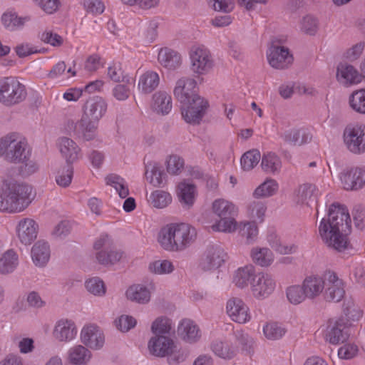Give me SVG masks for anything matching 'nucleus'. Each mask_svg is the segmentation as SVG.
<instances>
[{"label":"nucleus","mask_w":365,"mask_h":365,"mask_svg":"<svg viewBox=\"0 0 365 365\" xmlns=\"http://www.w3.org/2000/svg\"><path fill=\"white\" fill-rule=\"evenodd\" d=\"M261 158L260 153L257 150H252L243 154L240 163L244 170H250L256 166Z\"/></svg>","instance_id":"49530a36"},{"label":"nucleus","mask_w":365,"mask_h":365,"mask_svg":"<svg viewBox=\"0 0 365 365\" xmlns=\"http://www.w3.org/2000/svg\"><path fill=\"white\" fill-rule=\"evenodd\" d=\"M325 290L324 297L327 302H338L344 297L345 291L341 280L336 276V273L328 271L324 275Z\"/></svg>","instance_id":"f8f14e48"},{"label":"nucleus","mask_w":365,"mask_h":365,"mask_svg":"<svg viewBox=\"0 0 365 365\" xmlns=\"http://www.w3.org/2000/svg\"><path fill=\"white\" fill-rule=\"evenodd\" d=\"M212 351L218 356L222 359H232L237 353V349L233 345L222 341H214L212 344Z\"/></svg>","instance_id":"79ce46f5"},{"label":"nucleus","mask_w":365,"mask_h":365,"mask_svg":"<svg viewBox=\"0 0 365 365\" xmlns=\"http://www.w3.org/2000/svg\"><path fill=\"white\" fill-rule=\"evenodd\" d=\"M240 234L246 237V243L250 244L255 241L258 234V229L255 222H247L237 225Z\"/></svg>","instance_id":"3c124183"},{"label":"nucleus","mask_w":365,"mask_h":365,"mask_svg":"<svg viewBox=\"0 0 365 365\" xmlns=\"http://www.w3.org/2000/svg\"><path fill=\"white\" fill-rule=\"evenodd\" d=\"M252 260L262 267H266L273 260L272 252L268 248H253L251 252Z\"/></svg>","instance_id":"a19ab883"},{"label":"nucleus","mask_w":365,"mask_h":365,"mask_svg":"<svg viewBox=\"0 0 365 365\" xmlns=\"http://www.w3.org/2000/svg\"><path fill=\"white\" fill-rule=\"evenodd\" d=\"M351 218L348 210L339 203H333L329 208L328 218H323L319 226V232L323 242L329 247L342 252L349 247L347 239L351 232Z\"/></svg>","instance_id":"f257e3e1"},{"label":"nucleus","mask_w":365,"mask_h":365,"mask_svg":"<svg viewBox=\"0 0 365 365\" xmlns=\"http://www.w3.org/2000/svg\"><path fill=\"white\" fill-rule=\"evenodd\" d=\"M189 100L187 103L181 105L182 116L188 123L199 124L209 107L208 101L198 94Z\"/></svg>","instance_id":"6e6552de"},{"label":"nucleus","mask_w":365,"mask_h":365,"mask_svg":"<svg viewBox=\"0 0 365 365\" xmlns=\"http://www.w3.org/2000/svg\"><path fill=\"white\" fill-rule=\"evenodd\" d=\"M264 336L271 340H277L282 338L286 330L277 323H268L263 328Z\"/></svg>","instance_id":"6e6d98bb"},{"label":"nucleus","mask_w":365,"mask_h":365,"mask_svg":"<svg viewBox=\"0 0 365 365\" xmlns=\"http://www.w3.org/2000/svg\"><path fill=\"white\" fill-rule=\"evenodd\" d=\"M145 177L148 180L150 179V183L155 187H162L164 185L163 171L157 163L153 165L150 163L146 165Z\"/></svg>","instance_id":"37998d69"},{"label":"nucleus","mask_w":365,"mask_h":365,"mask_svg":"<svg viewBox=\"0 0 365 365\" xmlns=\"http://www.w3.org/2000/svg\"><path fill=\"white\" fill-rule=\"evenodd\" d=\"M30 20V17H19L16 13L6 12L1 16L3 25L9 31H15L21 29L26 22Z\"/></svg>","instance_id":"58836bf2"},{"label":"nucleus","mask_w":365,"mask_h":365,"mask_svg":"<svg viewBox=\"0 0 365 365\" xmlns=\"http://www.w3.org/2000/svg\"><path fill=\"white\" fill-rule=\"evenodd\" d=\"M81 342L92 349H100L105 341L104 335L100 328L91 324L85 326L81 333Z\"/></svg>","instance_id":"6ab92c4d"},{"label":"nucleus","mask_w":365,"mask_h":365,"mask_svg":"<svg viewBox=\"0 0 365 365\" xmlns=\"http://www.w3.org/2000/svg\"><path fill=\"white\" fill-rule=\"evenodd\" d=\"M298 90L299 93H307L312 94V92L309 91V89L307 88L305 86H302V88L299 86L295 85H282L279 88V94L284 98H289L292 96V95Z\"/></svg>","instance_id":"69168bd1"},{"label":"nucleus","mask_w":365,"mask_h":365,"mask_svg":"<svg viewBox=\"0 0 365 365\" xmlns=\"http://www.w3.org/2000/svg\"><path fill=\"white\" fill-rule=\"evenodd\" d=\"M91 352L82 345H76L68 350V361L73 364H87L91 358Z\"/></svg>","instance_id":"72a5a7b5"},{"label":"nucleus","mask_w":365,"mask_h":365,"mask_svg":"<svg viewBox=\"0 0 365 365\" xmlns=\"http://www.w3.org/2000/svg\"><path fill=\"white\" fill-rule=\"evenodd\" d=\"M253 295L257 299H263L270 295L275 289V282L268 274L258 273L251 281Z\"/></svg>","instance_id":"2eb2a0df"},{"label":"nucleus","mask_w":365,"mask_h":365,"mask_svg":"<svg viewBox=\"0 0 365 365\" xmlns=\"http://www.w3.org/2000/svg\"><path fill=\"white\" fill-rule=\"evenodd\" d=\"M191 69L197 74L207 73L213 66L210 52L206 48L197 47L190 53Z\"/></svg>","instance_id":"9d476101"},{"label":"nucleus","mask_w":365,"mask_h":365,"mask_svg":"<svg viewBox=\"0 0 365 365\" xmlns=\"http://www.w3.org/2000/svg\"><path fill=\"white\" fill-rule=\"evenodd\" d=\"M151 329L155 335L169 334L171 329V321L167 317H158L153 322Z\"/></svg>","instance_id":"13d9d810"},{"label":"nucleus","mask_w":365,"mask_h":365,"mask_svg":"<svg viewBox=\"0 0 365 365\" xmlns=\"http://www.w3.org/2000/svg\"><path fill=\"white\" fill-rule=\"evenodd\" d=\"M160 83L159 75L153 71H148L143 73L138 81V89L145 94L155 91Z\"/></svg>","instance_id":"7c9ffc66"},{"label":"nucleus","mask_w":365,"mask_h":365,"mask_svg":"<svg viewBox=\"0 0 365 365\" xmlns=\"http://www.w3.org/2000/svg\"><path fill=\"white\" fill-rule=\"evenodd\" d=\"M286 293L289 302L293 304H299L307 298L302 285L291 286L287 289Z\"/></svg>","instance_id":"603ef678"},{"label":"nucleus","mask_w":365,"mask_h":365,"mask_svg":"<svg viewBox=\"0 0 365 365\" xmlns=\"http://www.w3.org/2000/svg\"><path fill=\"white\" fill-rule=\"evenodd\" d=\"M174 346L173 340L164 335H155L148 342L150 353L158 357H164L168 355Z\"/></svg>","instance_id":"412c9836"},{"label":"nucleus","mask_w":365,"mask_h":365,"mask_svg":"<svg viewBox=\"0 0 365 365\" xmlns=\"http://www.w3.org/2000/svg\"><path fill=\"white\" fill-rule=\"evenodd\" d=\"M149 269L151 272L157 274H170L174 270L173 263L167 259L156 260L149 264Z\"/></svg>","instance_id":"4d7b16f0"},{"label":"nucleus","mask_w":365,"mask_h":365,"mask_svg":"<svg viewBox=\"0 0 365 365\" xmlns=\"http://www.w3.org/2000/svg\"><path fill=\"white\" fill-rule=\"evenodd\" d=\"M87 290L97 296H103L106 294V287L103 281L99 277H93L86 282Z\"/></svg>","instance_id":"052dcab7"},{"label":"nucleus","mask_w":365,"mask_h":365,"mask_svg":"<svg viewBox=\"0 0 365 365\" xmlns=\"http://www.w3.org/2000/svg\"><path fill=\"white\" fill-rule=\"evenodd\" d=\"M60 152L66 159V163L72 164L81 155V149L72 139L62 137L58 139Z\"/></svg>","instance_id":"5701e85b"},{"label":"nucleus","mask_w":365,"mask_h":365,"mask_svg":"<svg viewBox=\"0 0 365 365\" xmlns=\"http://www.w3.org/2000/svg\"><path fill=\"white\" fill-rule=\"evenodd\" d=\"M261 167L267 173H279L282 168V161L277 155L269 152L263 155Z\"/></svg>","instance_id":"c9c22d12"},{"label":"nucleus","mask_w":365,"mask_h":365,"mask_svg":"<svg viewBox=\"0 0 365 365\" xmlns=\"http://www.w3.org/2000/svg\"><path fill=\"white\" fill-rule=\"evenodd\" d=\"M300 29L304 34L314 36L318 29V21L315 17L307 15L301 21Z\"/></svg>","instance_id":"680f3d73"},{"label":"nucleus","mask_w":365,"mask_h":365,"mask_svg":"<svg viewBox=\"0 0 365 365\" xmlns=\"http://www.w3.org/2000/svg\"><path fill=\"white\" fill-rule=\"evenodd\" d=\"M106 180L107 184L113 187L121 198H125L129 195L128 187L123 178L117 175H110Z\"/></svg>","instance_id":"c03bdc74"},{"label":"nucleus","mask_w":365,"mask_h":365,"mask_svg":"<svg viewBox=\"0 0 365 365\" xmlns=\"http://www.w3.org/2000/svg\"><path fill=\"white\" fill-rule=\"evenodd\" d=\"M73 168L72 164L66 163V165L60 169L56 176V183L63 187H68L72 180Z\"/></svg>","instance_id":"09e8293b"},{"label":"nucleus","mask_w":365,"mask_h":365,"mask_svg":"<svg viewBox=\"0 0 365 365\" xmlns=\"http://www.w3.org/2000/svg\"><path fill=\"white\" fill-rule=\"evenodd\" d=\"M126 297L131 301L145 304L150 301V292L146 287L141 284H135L128 289Z\"/></svg>","instance_id":"f704fd0d"},{"label":"nucleus","mask_w":365,"mask_h":365,"mask_svg":"<svg viewBox=\"0 0 365 365\" xmlns=\"http://www.w3.org/2000/svg\"><path fill=\"white\" fill-rule=\"evenodd\" d=\"M197 85L195 80L193 78L182 77L178 80L176 86L174 88L173 93L175 98L180 103V104L187 103L189 99L197 93L194 91Z\"/></svg>","instance_id":"aec40b11"},{"label":"nucleus","mask_w":365,"mask_h":365,"mask_svg":"<svg viewBox=\"0 0 365 365\" xmlns=\"http://www.w3.org/2000/svg\"><path fill=\"white\" fill-rule=\"evenodd\" d=\"M38 225L33 219L21 220L16 227V235L22 245H30L37 237Z\"/></svg>","instance_id":"f3484780"},{"label":"nucleus","mask_w":365,"mask_h":365,"mask_svg":"<svg viewBox=\"0 0 365 365\" xmlns=\"http://www.w3.org/2000/svg\"><path fill=\"white\" fill-rule=\"evenodd\" d=\"M277 188L278 185L274 180H267L255 189L253 195L257 198L269 197L276 192Z\"/></svg>","instance_id":"a18cd8bd"},{"label":"nucleus","mask_w":365,"mask_h":365,"mask_svg":"<svg viewBox=\"0 0 365 365\" xmlns=\"http://www.w3.org/2000/svg\"><path fill=\"white\" fill-rule=\"evenodd\" d=\"M349 324L345 322L343 317L334 322L329 321L326 334V339L332 344L345 342L349 338V333L346 330Z\"/></svg>","instance_id":"a211bd4d"},{"label":"nucleus","mask_w":365,"mask_h":365,"mask_svg":"<svg viewBox=\"0 0 365 365\" xmlns=\"http://www.w3.org/2000/svg\"><path fill=\"white\" fill-rule=\"evenodd\" d=\"M108 77L115 82H123L130 83V78L128 74H124L120 63H113L108 68Z\"/></svg>","instance_id":"8fccbe9b"},{"label":"nucleus","mask_w":365,"mask_h":365,"mask_svg":"<svg viewBox=\"0 0 365 365\" xmlns=\"http://www.w3.org/2000/svg\"><path fill=\"white\" fill-rule=\"evenodd\" d=\"M158 60L161 66L169 70L178 68L182 63L180 54L168 47L162 48L159 51Z\"/></svg>","instance_id":"a878e982"},{"label":"nucleus","mask_w":365,"mask_h":365,"mask_svg":"<svg viewBox=\"0 0 365 365\" xmlns=\"http://www.w3.org/2000/svg\"><path fill=\"white\" fill-rule=\"evenodd\" d=\"M50 247L47 242L38 240L31 249V257L34 263L38 267L45 266L50 259Z\"/></svg>","instance_id":"cd10ccee"},{"label":"nucleus","mask_w":365,"mask_h":365,"mask_svg":"<svg viewBox=\"0 0 365 365\" xmlns=\"http://www.w3.org/2000/svg\"><path fill=\"white\" fill-rule=\"evenodd\" d=\"M123 256V252L113 245L106 250L98 251L96 257L98 262L104 266L113 265L118 262Z\"/></svg>","instance_id":"c756f323"},{"label":"nucleus","mask_w":365,"mask_h":365,"mask_svg":"<svg viewBox=\"0 0 365 365\" xmlns=\"http://www.w3.org/2000/svg\"><path fill=\"white\" fill-rule=\"evenodd\" d=\"M349 104L355 111L365 114V89L354 91L349 98Z\"/></svg>","instance_id":"de8ad7c7"},{"label":"nucleus","mask_w":365,"mask_h":365,"mask_svg":"<svg viewBox=\"0 0 365 365\" xmlns=\"http://www.w3.org/2000/svg\"><path fill=\"white\" fill-rule=\"evenodd\" d=\"M255 275L254 268L252 266H246L237 269L234 276L233 282L237 287L243 288L248 284L250 281H252Z\"/></svg>","instance_id":"ea45409f"},{"label":"nucleus","mask_w":365,"mask_h":365,"mask_svg":"<svg viewBox=\"0 0 365 365\" xmlns=\"http://www.w3.org/2000/svg\"><path fill=\"white\" fill-rule=\"evenodd\" d=\"M197 238L195 227L187 223H171L163 227L158 242L168 251L180 252L192 245Z\"/></svg>","instance_id":"f03ea898"},{"label":"nucleus","mask_w":365,"mask_h":365,"mask_svg":"<svg viewBox=\"0 0 365 365\" xmlns=\"http://www.w3.org/2000/svg\"><path fill=\"white\" fill-rule=\"evenodd\" d=\"M248 211L253 219L262 222L266 211V207L262 202L254 201L250 204Z\"/></svg>","instance_id":"0e129e2a"},{"label":"nucleus","mask_w":365,"mask_h":365,"mask_svg":"<svg viewBox=\"0 0 365 365\" xmlns=\"http://www.w3.org/2000/svg\"><path fill=\"white\" fill-rule=\"evenodd\" d=\"M152 204L155 207L163 208L171 202L170 194L163 190H155L150 197Z\"/></svg>","instance_id":"bf43d9fd"},{"label":"nucleus","mask_w":365,"mask_h":365,"mask_svg":"<svg viewBox=\"0 0 365 365\" xmlns=\"http://www.w3.org/2000/svg\"><path fill=\"white\" fill-rule=\"evenodd\" d=\"M344 141L347 149L354 154L365 153V126L348 125L344 131Z\"/></svg>","instance_id":"1a4fd4ad"},{"label":"nucleus","mask_w":365,"mask_h":365,"mask_svg":"<svg viewBox=\"0 0 365 365\" xmlns=\"http://www.w3.org/2000/svg\"><path fill=\"white\" fill-rule=\"evenodd\" d=\"M339 177L346 190H357L365 185V170L360 168L344 169Z\"/></svg>","instance_id":"4468645a"},{"label":"nucleus","mask_w":365,"mask_h":365,"mask_svg":"<svg viewBox=\"0 0 365 365\" xmlns=\"http://www.w3.org/2000/svg\"><path fill=\"white\" fill-rule=\"evenodd\" d=\"M38 36L41 41L54 47L61 46L63 43V38L51 30L46 29L39 34Z\"/></svg>","instance_id":"e2e57ef3"},{"label":"nucleus","mask_w":365,"mask_h":365,"mask_svg":"<svg viewBox=\"0 0 365 365\" xmlns=\"http://www.w3.org/2000/svg\"><path fill=\"white\" fill-rule=\"evenodd\" d=\"M184 160L178 155H172L167 161V171L172 175L179 174L183 168Z\"/></svg>","instance_id":"338daca9"},{"label":"nucleus","mask_w":365,"mask_h":365,"mask_svg":"<svg viewBox=\"0 0 365 365\" xmlns=\"http://www.w3.org/2000/svg\"><path fill=\"white\" fill-rule=\"evenodd\" d=\"M227 253L220 245L207 247L200 266L204 270H211L220 267L226 260Z\"/></svg>","instance_id":"dca6fc26"},{"label":"nucleus","mask_w":365,"mask_h":365,"mask_svg":"<svg viewBox=\"0 0 365 365\" xmlns=\"http://www.w3.org/2000/svg\"><path fill=\"white\" fill-rule=\"evenodd\" d=\"M76 333L74 322L68 319L58 321L53 330L54 337L60 341H71L75 337Z\"/></svg>","instance_id":"b1692460"},{"label":"nucleus","mask_w":365,"mask_h":365,"mask_svg":"<svg viewBox=\"0 0 365 365\" xmlns=\"http://www.w3.org/2000/svg\"><path fill=\"white\" fill-rule=\"evenodd\" d=\"M343 314L345 322L351 325V322L358 321L362 317V311L351 297L345 298L343 303Z\"/></svg>","instance_id":"e433bc0d"},{"label":"nucleus","mask_w":365,"mask_h":365,"mask_svg":"<svg viewBox=\"0 0 365 365\" xmlns=\"http://www.w3.org/2000/svg\"><path fill=\"white\" fill-rule=\"evenodd\" d=\"M5 155L11 163H24L27 159L26 143L18 139L16 133H11L0 139V155Z\"/></svg>","instance_id":"0eeeda50"},{"label":"nucleus","mask_w":365,"mask_h":365,"mask_svg":"<svg viewBox=\"0 0 365 365\" xmlns=\"http://www.w3.org/2000/svg\"><path fill=\"white\" fill-rule=\"evenodd\" d=\"M282 138L284 142L294 146H300L309 142L312 139L311 135L304 128H292L286 130Z\"/></svg>","instance_id":"c85d7f7f"},{"label":"nucleus","mask_w":365,"mask_h":365,"mask_svg":"<svg viewBox=\"0 0 365 365\" xmlns=\"http://www.w3.org/2000/svg\"><path fill=\"white\" fill-rule=\"evenodd\" d=\"M325 281L318 276L307 277L304 279L302 286L307 299H314L319 296L324 289Z\"/></svg>","instance_id":"bb28decb"},{"label":"nucleus","mask_w":365,"mask_h":365,"mask_svg":"<svg viewBox=\"0 0 365 365\" xmlns=\"http://www.w3.org/2000/svg\"><path fill=\"white\" fill-rule=\"evenodd\" d=\"M226 312L232 321L239 324H245L251 319L248 307L239 297H231L227 300Z\"/></svg>","instance_id":"ddd939ff"},{"label":"nucleus","mask_w":365,"mask_h":365,"mask_svg":"<svg viewBox=\"0 0 365 365\" xmlns=\"http://www.w3.org/2000/svg\"><path fill=\"white\" fill-rule=\"evenodd\" d=\"M336 78L344 85L356 84L361 81V73L351 65L341 63L336 69Z\"/></svg>","instance_id":"4be33fe9"},{"label":"nucleus","mask_w":365,"mask_h":365,"mask_svg":"<svg viewBox=\"0 0 365 365\" xmlns=\"http://www.w3.org/2000/svg\"><path fill=\"white\" fill-rule=\"evenodd\" d=\"M293 56L289 48L273 42L267 53L269 65L276 69L287 68L293 62Z\"/></svg>","instance_id":"9b49d317"},{"label":"nucleus","mask_w":365,"mask_h":365,"mask_svg":"<svg viewBox=\"0 0 365 365\" xmlns=\"http://www.w3.org/2000/svg\"><path fill=\"white\" fill-rule=\"evenodd\" d=\"M31 187L14 180L3 182L0 190V211L17 213L24 210L31 203Z\"/></svg>","instance_id":"7ed1b4c3"},{"label":"nucleus","mask_w":365,"mask_h":365,"mask_svg":"<svg viewBox=\"0 0 365 365\" xmlns=\"http://www.w3.org/2000/svg\"><path fill=\"white\" fill-rule=\"evenodd\" d=\"M19 265V256L13 250L6 251L0 257V274L6 275L12 273Z\"/></svg>","instance_id":"2f4dec72"},{"label":"nucleus","mask_w":365,"mask_h":365,"mask_svg":"<svg viewBox=\"0 0 365 365\" xmlns=\"http://www.w3.org/2000/svg\"><path fill=\"white\" fill-rule=\"evenodd\" d=\"M136 323V319L128 315H122L115 321L116 327L123 332L128 331L133 328Z\"/></svg>","instance_id":"774afa93"},{"label":"nucleus","mask_w":365,"mask_h":365,"mask_svg":"<svg viewBox=\"0 0 365 365\" xmlns=\"http://www.w3.org/2000/svg\"><path fill=\"white\" fill-rule=\"evenodd\" d=\"M27 96L26 87L16 78L5 77L0 80V102L12 106L24 101Z\"/></svg>","instance_id":"423d86ee"},{"label":"nucleus","mask_w":365,"mask_h":365,"mask_svg":"<svg viewBox=\"0 0 365 365\" xmlns=\"http://www.w3.org/2000/svg\"><path fill=\"white\" fill-rule=\"evenodd\" d=\"M106 110L107 103L103 98L98 96L89 98L83 106L81 119L75 123V134L86 140L94 138L98 123Z\"/></svg>","instance_id":"20e7f679"},{"label":"nucleus","mask_w":365,"mask_h":365,"mask_svg":"<svg viewBox=\"0 0 365 365\" xmlns=\"http://www.w3.org/2000/svg\"><path fill=\"white\" fill-rule=\"evenodd\" d=\"M179 200L185 206L190 207L195 201V186L191 183L180 182L178 185Z\"/></svg>","instance_id":"4c0bfd02"},{"label":"nucleus","mask_w":365,"mask_h":365,"mask_svg":"<svg viewBox=\"0 0 365 365\" xmlns=\"http://www.w3.org/2000/svg\"><path fill=\"white\" fill-rule=\"evenodd\" d=\"M179 336L188 343L196 342L201 336L197 325L188 319H182L178 328Z\"/></svg>","instance_id":"393cba45"},{"label":"nucleus","mask_w":365,"mask_h":365,"mask_svg":"<svg viewBox=\"0 0 365 365\" xmlns=\"http://www.w3.org/2000/svg\"><path fill=\"white\" fill-rule=\"evenodd\" d=\"M267 241L272 249L282 255L292 253L296 250V247L294 245H282L279 237L274 233H270L268 235Z\"/></svg>","instance_id":"864d4df0"},{"label":"nucleus","mask_w":365,"mask_h":365,"mask_svg":"<svg viewBox=\"0 0 365 365\" xmlns=\"http://www.w3.org/2000/svg\"><path fill=\"white\" fill-rule=\"evenodd\" d=\"M234 346L233 347L238 350V348L242 351H249L251 348L252 340L248 334L242 330H236L234 332Z\"/></svg>","instance_id":"5fc2aeb1"},{"label":"nucleus","mask_w":365,"mask_h":365,"mask_svg":"<svg viewBox=\"0 0 365 365\" xmlns=\"http://www.w3.org/2000/svg\"><path fill=\"white\" fill-rule=\"evenodd\" d=\"M153 108L158 113L165 115L172 109V98L165 91L156 92L153 96Z\"/></svg>","instance_id":"473e14b6"},{"label":"nucleus","mask_w":365,"mask_h":365,"mask_svg":"<svg viewBox=\"0 0 365 365\" xmlns=\"http://www.w3.org/2000/svg\"><path fill=\"white\" fill-rule=\"evenodd\" d=\"M212 210L220 218L212 225L214 231L232 232L237 230L235 217L237 214V208L233 203L223 199L215 200L212 203Z\"/></svg>","instance_id":"39448f33"}]
</instances>
